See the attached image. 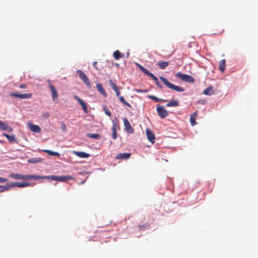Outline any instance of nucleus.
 I'll return each instance as SVG.
<instances>
[{
    "instance_id": "1",
    "label": "nucleus",
    "mask_w": 258,
    "mask_h": 258,
    "mask_svg": "<svg viewBox=\"0 0 258 258\" xmlns=\"http://www.w3.org/2000/svg\"><path fill=\"white\" fill-rule=\"evenodd\" d=\"M160 79L163 83L166 85L168 88L170 89L176 91L178 92H182L184 91V89L181 87L175 86L171 83L169 82L168 80L163 77H160Z\"/></svg>"
},
{
    "instance_id": "2",
    "label": "nucleus",
    "mask_w": 258,
    "mask_h": 258,
    "mask_svg": "<svg viewBox=\"0 0 258 258\" xmlns=\"http://www.w3.org/2000/svg\"><path fill=\"white\" fill-rule=\"evenodd\" d=\"M138 67L140 71L150 77L154 81L157 86L160 88H162V86L159 82L158 78L153 74L151 73L148 69L145 68L141 64H138Z\"/></svg>"
},
{
    "instance_id": "3",
    "label": "nucleus",
    "mask_w": 258,
    "mask_h": 258,
    "mask_svg": "<svg viewBox=\"0 0 258 258\" xmlns=\"http://www.w3.org/2000/svg\"><path fill=\"white\" fill-rule=\"evenodd\" d=\"M176 78L180 79L183 81L192 83L195 81L194 78L188 75L183 74L181 72H178L175 74Z\"/></svg>"
},
{
    "instance_id": "4",
    "label": "nucleus",
    "mask_w": 258,
    "mask_h": 258,
    "mask_svg": "<svg viewBox=\"0 0 258 258\" xmlns=\"http://www.w3.org/2000/svg\"><path fill=\"white\" fill-rule=\"evenodd\" d=\"M77 73L80 79L88 87L90 86V82L86 74L81 70H78Z\"/></svg>"
},
{
    "instance_id": "5",
    "label": "nucleus",
    "mask_w": 258,
    "mask_h": 258,
    "mask_svg": "<svg viewBox=\"0 0 258 258\" xmlns=\"http://www.w3.org/2000/svg\"><path fill=\"white\" fill-rule=\"evenodd\" d=\"M158 115L161 118H165L168 115V111L165 109L163 106L158 105L156 108Z\"/></svg>"
},
{
    "instance_id": "6",
    "label": "nucleus",
    "mask_w": 258,
    "mask_h": 258,
    "mask_svg": "<svg viewBox=\"0 0 258 258\" xmlns=\"http://www.w3.org/2000/svg\"><path fill=\"white\" fill-rule=\"evenodd\" d=\"M10 95L12 97L19 98L20 99H27L31 98L32 96V93L19 94L16 93H11Z\"/></svg>"
},
{
    "instance_id": "7",
    "label": "nucleus",
    "mask_w": 258,
    "mask_h": 258,
    "mask_svg": "<svg viewBox=\"0 0 258 258\" xmlns=\"http://www.w3.org/2000/svg\"><path fill=\"white\" fill-rule=\"evenodd\" d=\"M48 82L52 94V99L53 101H55L58 98V93L54 86L50 83V81L48 80Z\"/></svg>"
},
{
    "instance_id": "8",
    "label": "nucleus",
    "mask_w": 258,
    "mask_h": 258,
    "mask_svg": "<svg viewBox=\"0 0 258 258\" xmlns=\"http://www.w3.org/2000/svg\"><path fill=\"white\" fill-rule=\"evenodd\" d=\"M74 98L79 103V104L82 106L84 111L85 113H88V108L86 103L82 100L77 95H75Z\"/></svg>"
},
{
    "instance_id": "9",
    "label": "nucleus",
    "mask_w": 258,
    "mask_h": 258,
    "mask_svg": "<svg viewBox=\"0 0 258 258\" xmlns=\"http://www.w3.org/2000/svg\"><path fill=\"white\" fill-rule=\"evenodd\" d=\"M10 176L15 179L27 180V175H23L19 173H11Z\"/></svg>"
},
{
    "instance_id": "10",
    "label": "nucleus",
    "mask_w": 258,
    "mask_h": 258,
    "mask_svg": "<svg viewBox=\"0 0 258 258\" xmlns=\"http://www.w3.org/2000/svg\"><path fill=\"white\" fill-rule=\"evenodd\" d=\"M123 123L126 131L130 134L133 133L134 129L126 118L123 119Z\"/></svg>"
},
{
    "instance_id": "11",
    "label": "nucleus",
    "mask_w": 258,
    "mask_h": 258,
    "mask_svg": "<svg viewBox=\"0 0 258 258\" xmlns=\"http://www.w3.org/2000/svg\"><path fill=\"white\" fill-rule=\"evenodd\" d=\"M0 130L2 131L11 132L13 131V128L8 124H6L5 122L0 120Z\"/></svg>"
},
{
    "instance_id": "12",
    "label": "nucleus",
    "mask_w": 258,
    "mask_h": 258,
    "mask_svg": "<svg viewBox=\"0 0 258 258\" xmlns=\"http://www.w3.org/2000/svg\"><path fill=\"white\" fill-rule=\"evenodd\" d=\"M147 138L151 143H154L155 140L154 134L149 128L146 130Z\"/></svg>"
},
{
    "instance_id": "13",
    "label": "nucleus",
    "mask_w": 258,
    "mask_h": 258,
    "mask_svg": "<svg viewBox=\"0 0 258 258\" xmlns=\"http://www.w3.org/2000/svg\"><path fill=\"white\" fill-rule=\"evenodd\" d=\"M131 153H123L117 154L115 156L116 159L122 160V159H128L131 157Z\"/></svg>"
},
{
    "instance_id": "14",
    "label": "nucleus",
    "mask_w": 258,
    "mask_h": 258,
    "mask_svg": "<svg viewBox=\"0 0 258 258\" xmlns=\"http://www.w3.org/2000/svg\"><path fill=\"white\" fill-rule=\"evenodd\" d=\"M28 124L31 131L36 133H39L40 132L41 128L39 125L32 124L30 123H29Z\"/></svg>"
},
{
    "instance_id": "15",
    "label": "nucleus",
    "mask_w": 258,
    "mask_h": 258,
    "mask_svg": "<svg viewBox=\"0 0 258 258\" xmlns=\"http://www.w3.org/2000/svg\"><path fill=\"white\" fill-rule=\"evenodd\" d=\"M46 176H40L38 175H27V180L29 179L38 180L40 179H46Z\"/></svg>"
},
{
    "instance_id": "16",
    "label": "nucleus",
    "mask_w": 258,
    "mask_h": 258,
    "mask_svg": "<svg viewBox=\"0 0 258 258\" xmlns=\"http://www.w3.org/2000/svg\"><path fill=\"white\" fill-rule=\"evenodd\" d=\"M30 185H31V183L28 182L24 183L17 182L12 183V186H13L14 187H24Z\"/></svg>"
},
{
    "instance_id": "17",
    "label": "nucleus",
    "mask_w": 258,
    "mask_h": 258,
    "mask_svg": "<svg viewBox=\"0 0 258 258\" xmlns=\"http://www.w3.org/2000/svg\"><path fill=\"white\" fill-rule=\"evenodd\" d=\"M203 94L208 96H211L212 95H214V91L213 87L212 86H210L203 91Z\"/></svg>"
},
{
    "instance_id": "18",
    "label": "nucleus",
    "mask_w": 258,
    "mask_h": 258,
    "mask_svg": "<svg viewBox=\"0 0 258 258\" xmlns=\"http://www.w3.org/2000/svg\"><path fill=\"white\" fill-rule=\"evenodd\" d=\"M96 88H97L98 92L101 94H102L103 96H104L105 97L107 96V94H106L105 91L104 90L101 84L97 83L96 84Z\"/></svg>"
},
{
    "instance_id": "19",
    "label": "nucleus",
    "mask_w": 258,
    "mask_h": 258,
    "mask_svg": "<svg viewBox=\"0 0 258 258\" xmlns=\"http://www.w3.org/2000/svg\"><path fill=\"white\" fill-rule=\"evenodd\" d=\"M74 153L78 157L83 158H87L90 156V154L84 152L75 151Z\"/></svg>"
},
{
    "instance_id": "20",
    "label": "nucleus",
    "mask_w": 258,
    "mask_h": 258,
    "mask_svg": "<svg viewBox=\"0 0 258 258\" xmlns=\"http://www.w3.org/2000/svg\"><path fill=\"white\" fill-rule=\"evenodd\" d=\"M116 129H117V125L115 123H113L112 126V138L113 140H116L117 137V134L116 132Z\"/></svg>"
},
{
    "instance_id": "21",
    "label": "nucleus",
    "mask_w": 258,
    "mask_h": 258,
    "mask_svg": "<svg viewBox=\"0 0 258 258\" xmlns=\"http://www.w3.org/2000/svg\"><path fill=\"white\" fill-rule=\"evenodd\" d=\"M3 135L5 136L11 143L16 142L15 136L14 135H9L6 133H3Z\"/></svg>"
},
{
    "instance_id": "22",
    "label": "nucleus",
    "mask_w": 258,
    "mask_h": 258,
    "mask_svg": "<svg viewBox=\"0 0 258 258\" xmlns=\"http://www.w3.org/2000/svg\"><path fill=\"white\" fill-rule=\"evenodd\" d=\"M225 66H226V60L225 59H223L222 60H221L219 62V69L221 72H224L225 70Z\"/></svg>"
},
{
    "instance_id": "23",
    "label": "nucleus",
    "mask_w": 258,
    "mask_h": 258,
    "mask_svg": "<svg viewBox=\"0 0 258 258\" xmlns=\"http://www.w3.org/2000/svg\"><path fill=\"white\" fill-rule=\"evenodd\" d=\"M167 107H176L179 106V102L176 100H171L170 102L166 104Z\"/></svg>"
},
{
    "instance_id": "24",
    "label": "nucleus",
    "mask_w": 258,
    "mask_h": 258,
    "mask_svg": "<svg viewBox=\"0 0 258 258\" xmlns=\"http://www.w3.org/2000/svg\"><path fill=\"white\" fill-rule=\"evenodd\" d=\"M197 116V112H195L190 116V122L191 124L194 126L196 124V118Z\"/></svg>"
},
{
    "instance_id": "25",
    "label": "nucleus",
    "mask_w": 258,
    "mask_h": 258,
    "mask_svg": "<svg viewBox=\"0 0 258 258\" xmlns=\"http://www.w3.org/2000/svg\"><path fill=\"white\" fill-rule=\"evenodd\" d=\"M169 64V62L167 61H159L158 62V66L160 69H164L166 68Z\"/></svg>"
},
{
    "instance_id": "26",
    "label": "nucleus",
    "mask_w": 258,
    "mask_h": 258,
    "mask_svg": "<svg viewBox=\"0 0 258 258\" xmlns=\"http://www.w3.org/2000/svg\"><path fill=\"white\" fill-rule=\"evenodd\" d=\"M42 151L45 153H47L48 155H49L50 156H59V153L56 152H54L52 151H50V150H49L47 149L42 150Z\"/></svg>"
},
{
    "instance_id": "27",
    "label": "nucleus",
    "mask_w": 258,
    "mask_h": 258,
    "mask_svg": "<svg viewBox=\"0 0 258 258\" xmlns=\"http://www.w3.org/2000/svg\"><path fill=\"white\" fill-rule=\"evenodd\" d=\"M113 56L116 60L119 59L120 58L123 57V54H121L119 51L116 50L113 53Z\"/></svg>"
},
{
    "instance_id": "28",
    "label": "nucleus",
    "mask_w": 258,
    "mask_h": 258,
    "mask_svg": "<svg viewBox=\"0 0 258 258\" xmlns=\"http://www.w3.org/2000/svg\"><path fill=\"white\" fill-rule=\"evenodd\" d=\"M73 178L71 176L62 175L59 176V181L66 182L68 180L72 179Z\"/></svg>"
},
{
    "instance_id": "29",
    "label": "nucleus",
    "mask_w": 258,
    "mask_h": 258,
    "mask_svg": "<svg viewBox=\"0 0 258 258\" xmlns=\"http://www.w3.org/2000/svg\"><path fill=\"white\" fill-rule=\"evenodd\" d=\"M88 137L92 138L95 140H99L100 139V135L98 134H88L87 136Z\"/></svg>"
},
{
    "instance_id": "30",
    "label": "nucleus",
    "mask_w": 258,
    "mask_h": 258,
    "mask_svg": "<svg viewBox=\"0 0 258 258\" xmlns=\"http://www.w3.org/2000/svg\"><path fill=\"white\" fill-rule=\"evenodd\" d=\"M13 187V186H12V183L10 184H7L6 185H0V187H3V189H1V191L8 190L10 188Z\"/></svg>"
},
{
    "instance_id": "31",
    "label": "nucleus",
    "mask_w": 258,
    "mask_h": 258,
    "mask_svg": "<svg viewBox=\"0 0 258 258\" xmlns=\"http://www.w3.org/2000/svg\"><path fill=\"white\" fill-rule=\"evenodd\" d=\"M109 83L110 86L111 87L112 89L114 91H117V90L118 89L117 85L115 83H114L111 80H110L109 81Z\"/></svg>"
},
{
    "instance_id": "32",
    "label": "nucleus",
    "mask_w": 258,
    "mask_h": 258,
    "mask_svg": "<svg viewBox=\"0 0 258 258\" xmlns=\"http://www.w3.org/2000/svg\"><path fill=\"white\" fill-rule=\"evenodd\" d=\"M46 177L47 178L46 179H49L51 180L59 181V176H58L49 175L46 176Z\"/></svg>"
},
{
    "instance_id": "33",
    "label": "nucleus",
    "mask_w": 258,
    "mask_h": 258,
    "mask_svg": "<svg viewBox=\"0 0 258 258\" xmlns=\"http://www.w3.org/2000/svg\"><path fill=\"white\" fill-rule=\"evenodd\" d=\"M149 98L152 99V100L155 101L156 102H158V101H162L163 102H165L166 100H163V99H161L159 98H157L156 97V96H153V95H150V96H149Z\"/></svg>"
},
{
    "instance_id": "34",
    "label": "nucleus",
    "mask_w": 258,
    "mask_h": 258,
    "mask_svg": "<svg viewBox=\"0 0 258 258\" xmlns=\"http://www.w3.org/2000/svg\"><path fill=\"white\" fill-rule=\"evenodd\" d=\"M139 227L140 230H144L147 229L149 227V224H139Z\"/></svg>"
},
{
    "instance_id": "35",
    "label": "nucleus",
    "mask_w": 258,
    "mask_h": 258,
    "mask_svg": "<svg viewBox=\"0 0 258 258\" xmlns=\"http://www.w3.org/2000/svg\"><path fill=\"white\" fill-rule=\"evenodd\" d=\"M119 100L120 101V102H121L123 104H124L125 105H126L128 107H131V105L130 103H128L127 102H126L123 96H120L119 97Z\"/></svg>"
},
{
    "instance_id": "36",
    "label": "nucleus",
    "mask_w": 258,
    "mask_h": 258,
    "mask_svg": "<svg viewBox=\"0 0 258 258\" xmlns=\"http://www.w3.org/2000/svg\"><path fill=\"white\" fill-rule=\"evenodd\" d=\"M40 161H41V159H35V158H31V159H30L28 160V162H29V163H35L39 162Z\"/></svg>"
},
{
    "instance_id": "37",
    "label": "nucleus",
    "mask_w": 258,
    "mask_h": 258,
    "mask_svg": "<svg viewBox=\"0 0 258 258\" xmlns=\"http://www.w3.org/2000/svg\"><path fill=\"white\" fill-rule=\"evenodd\" d=\"M103 110L104 111L105 113L107 115H108L109 117L111 116V112L109 110H108L105 106L103 107Z\"/></svg>"
},
{
    "instance_id": "38",
    "label": "nucleus",
    "mask_w": 258,
    "mask_h": 258,
    "mask_svg": "<svg viewBox=\"0 0 258 258\" xmlns=\"http://www.w3.org/2000/svg\"><path fill=\"white\" fill-rule=\"evenodd\" d=\"M148 90L147 89L145 90H141L139 89H136L135 92L137 93H147L148 92Z\"/></svg>"
},
{
    "instance_id": "39",
    "label": "nucleus",
    "mask_w": 258,
    "mask_h": 258,
    "mask_svg": "<svg viewBox=\"0 0 258 258\" xmlns=\"http://www.w3.org/2000/svg\"><path fill=\"white\" fill-rule=\"evenodd\" d=\"M61 128L64 132H66L67 131V127L63 122H62L61 124Z\"/></svg>"
},
{
    "instance_id": "40",
    "label": "nucleus",
    "mask_w": 258,
    "mask_h": 258,
    "mask_svg": "<svg viewBox=\"0 0 258 258\" xmlns=\"http://www.w3.org/2000/svg\"><path fill=\"white\" fill-rule=\"evenodd\" d=\"M8 181V179L3 177H0V183H5Z\"/></svg>"
},
{
    "instance_id": "41",
    "label": "nucleus",
    "mask_w": 258,
    "mask_h": 258,
    "mask_svg": "<svg viewBox=\"0 0 258 258\" xmlns=\"http://www.w3.org/2000/svg\"><path fill=\"white\" fill-rule=\"evenodd\" d=\"M97 61H94L93 63H92V65L93 66L94 68L98 70V67H97Z\"/></svg>"
},
{
    "instance_id": "42",
    "label": "nucleus",
    "mask_w": 258,
    "mask_h": 258,
    "mask_svg": "<svg viewBox=\"0 0 258 258\" xmlns=\"http://www.w3.org/2000/svg\"><path fill=\"white\" fill-rule=\"evenodd\" d=\"M42 116L44 118H46V117H47L49 116V114L48 112H46L45 113H44L42 114Z\"/></svg>"
},
{
    "instance_id": "43",
    "label": "nucleus",
    "mask_w": 258,
    "mask_h": 258,
    "mask_svg": "<svg viewBox=\"0 0 258 258\" xmlns=\"http://www.w3.org/2000/svg\"><path fill=\"white\" fill-rule=\"evenodd\" d=\"M116 96L119 98L120 96V92L119 91V89L117 90V91H115Z\"/></svg>"
},
{
    "instance_id": "44",
    "label": "nucleus",
    "mask_w": 258,
    "mask_h": 258,
    "mask_svg": "<svg viewBox=\"0 0 258 258\" xmlns=\"http://www.w3.org/2000/svg\"><path fill=\"white\" fill-rule=\"evenodd\" d=\"M19 87H20V88H21V89H25L27 87V86L25 84H21V85H20Z\"/></svg>"
}]
</instances>
